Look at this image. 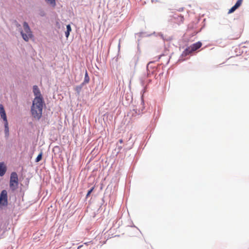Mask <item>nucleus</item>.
Wrapping results in <instances>:
<instances>
[{
	"mask_svg": "<svg viewBox=\"0 0 249 249\" xmlns=\"http://www.w3.org/2000/svg\"><path fill=\"white\" fill-rule=\"evenodd\" d=\"M46 107L43 97L34 98L31 107V113L35 119L39 120L42 116L44 107Z\"/></svg>",
	"mask_w": 249,
	"mask_h": 249,
	"instance_id": "nucleus-1",
	"label": "nucleus"
},
{
	"mask_svg": "<svg viewBox=\"0 0 249 249\" xmlns=\"http://www.w3.org/2000/svg\"><path fill=\"white\" fill-rule=\"evenodd\" d=\"M202 45L201 41H199L195 43H193L189 47H187L183 51L182 54L180 56L178 61L182 62L186 59V57L191 54L192 52L199 49Z\"/></svg>",
	"mask_w": 249,
	"mask_h": 249,
	"instance_id": "nucleus-2",
	"label": "nucleus"
},
{
	"mask_svg": "<svg viewBox=\"0 0 249 249\" xmlns=\"http://www.w3.org/2000/svg\"><path fill=\"white\" fill-rule=\"evenodd\" d=\"M23 26L25 33L22 30V28L19 29V32L23 39L25 41L28 42L30 38L34 37V35L27 22L24 21Z\"/></svg>",
	"mask_w": 249,
	"mask_h": 249,
	"instance_id": "nucleus-3",
	"label": "nucleus"
},
{
	"mask_svg": "<svg viewBox=\"0 0 249 249\" xmlns=\"http://www.w3.org/2000/svg\"><path fill=\"white\" fill-rule=\"evenodd\" d=\"M154 61H150L149 62L146 66V71L147 73L144 74L141 78H140V83L141 86L143 87L141 91V93H144L146 92V86H145V82L146 81V78L150 77L151 75H153L155 73V71L152 70L150 71L149 70L150 65L153 64Z\"/></svg>",
	"mask_w": 249,
	"mask_h": 249,
	"instance_id": "nucleus-4",
	"label": "nucleus"
},
{
	"mask_svg": "<svg viewBox=\"0 0 249 249\" xmlns=\"http://www.w3.org/2000/svg\"><path fill=\"white\" fill-rule=\"evenodd\" d=\"M8 204L7 191L4 189L0 193V209L7 206Z\"/></svg>",
	"mask_w": 249,
	"mask_h": 249,
	"instance_id": "nucleus-5",
	"label": "nucleus"
},
{
	"mask_svg": "<svg viewBox=\"0 0 249 249\" xmlns=\"http://www.w3.org/2000/svg\"><path fill=\"white\" fill-rule=\"evenodd\" d=\"M143 94L144 93H141V105H142V108H140L139 109L136 108L133 109L132 111H131L129 113L130 115H131L132 116H136L137 115H139L141 114V113H142V110L144 109V101L143 99Z\"/></svg>",
	"mask_w": 249,
	"mask_h": 249,
	"instance_id": "nucleus-6",
	"label": "nucleus"
},
{
	"mask_svg": "<svg viewBox=\"0 0 249 249\" xmlns=\"http://www.w3.org/2000/svg\"><path fill=\"white\" fill-rule=\"evenodd\" d=\"M125 98V101H123V105L127 106L132 102L133 97L132 95L130 93H127L124 96H123V98Z\"/></svg>",
	"mask_w": 249,
	"mask_h": 249,
	"instance_id": "nucleus-7",
	"label": "nucleus"
},
{
	"mask_svg": "<svg viewBox=\"0 0 249 249\" xmlns=\"http://www.w3.org/2000/svg\"><path fill=\"white\" fill-rule=\"evenodd\" d=\"M7 171V166L4 161L0 162V177L4 176Z\"/></svg>",
	"mask_w": 249,
	"mask_h": 249,
	"instance_id": "nucleus-8",
	"label": "nucleus"
},
{
	"mask_svg": "<svg viewBox=\"0 0 249 249\" xmlns=\"http://www.w3.org/2000/svg\"><path fill=\"white\" fill-rule=\"evenodd\" d=\"M33 92L34 93L35 98L43 97L39 88L37 85H34L33 86Z\"/></svg>",
	"mask_w": 249,
	"mask_h": 249,
	"instance_id": "nucleus-9",
	"label": "nucleus"
},
{
	"mask_svg": "<svg viewBox=\"0 0 249 249\" xmlns=\"http://www.w3.org/2000/svg\"><path fill=\"white\" fill-rule=\"evenodd\" d=\"M0 115L1 118L3 120L4 122L8 121L4 107L2 104H0Z\"/></svg>",
	"mask_w": 249,
	"mask_h": 249,
	"instance_id": "nucleus-10",
	"label": "nucleus"
},
{
	"mask_svg": "<svg viewBox=\"0 0 249 249\" xmlns=\"http://www.w3.org/2000/svg\"><path fill=\"white\" fill-rule=\"evenodd\" d=\"M4 137L7 139L9 137V127L8 121L4 122Z\"/></svg>",
	"mask_w": 249,
	"mask_h": 249,
	"instance_id": "nucleus-11",
	"label": "nucleus"
},
{
	"mask_svg": "<svg viewBox=\"0 0 249 249\" xmlns=\"http://www.w3.org/2000/svg\"><path fill=\"white\" fill-rule=\"evenodd\" d=\"M18 181H9L10 189L12 192H15L18 188Z\"/></svg>",
	"mask_w": 249,
	"mask_h": 249,
	"instance_id": "nucleus-12",
	"label": "nucleus"
},
{
	"mask_svg": "<svg viewBox=\"0 0 249 249\" xmlns=\"http://www.w3.org/2000/svg\"><path fill=\"white\" fill-rule=\"evenodd\" d=\"M18 181V177L17 172L14 171L12 172L10 176L9 181Z\"/></svg>",
	"mask_w": 249,
	"mask_h": 249,
	"instance_id": "nucleus-13",
	"label": "nucleus"
},
{
	"mask_svg": "<svg viewBox=\"0 0 249 249\" xmlns=\"http://www.w3.org/2000/svg\"><path fill=\"white\" fill-rule=\"evenodd\" d=\"M153 34H156V32H154L152 34H148L147 33L145 32H141L135 34V36H138L140 38L143 37H148L151 36Z\"/></svg>",
	"mask_w": 249,
	"mask_h": 249,
	"instance_id": "nucleus-14",
	"label": "nucleus"
},
{
	"mask_svg": "<svg viewBox=\"0 0 249 249\" xmlns=\"http://www.w3.org/2000/svg\"><path fill=\"white\" fill-rule=\"evenodd\" d=\"M53 151L54 153V154H59L60 153H61L60 147L58 145L55 146L53 148Z\"/></svg>",
	"mask_w": 249,
	"mask_h": 249,
	"instance_id": "nucleus-15",
	"label": "nucleus"
},
{
	"mask_svg": "<svg viewBox=\"0 0 249 249\" xmlns=\"http://www.w3.org/2000/svg\"><path fill=\"white\" fill-rule=\"evenodd\" d=\"M89 80L90 78L89 76L88 72L87 71V70H86L84 81L88 84L89 82Z\"/></svg>",
	"mask_w": 249,
	"mask_h": 249,
	"instance_id": "nucleus-16",
	"label": "nucleus"
},
{
	"mask_svg": "<svg viewBox=\"0 0 249 249\" xmlns=\"http://www.w3.org/2000/svg\"><path fill=\"white\" fill-rule=\"evenodd\" d=\"M42 156H43V153H42V151H41L39 153V154L37 155L36 158L35 162H38L42 160Z\"/></svg>",
	"mask_w": 249,
	"mask_h": 249,
	"instance_id": "nucleus-17",
	"label": "nucleus"
},
{
	"mask_svg": "<svg viewBox=\"0 0 249 249\" xmlns=\"http://www.w3.org/2000/svg\"><path fill=\"white\" fill-rule=\"evenodd\" d=\"M45 1L51 5L53 7L56 6V1L55 0H45Z\"/></svg>",
	"mask_w": 249,
	"mask_h": 249,
	"instance_id": "nucleus-18",
	"label": "nucleus"
},
{
	"mask_svg": "<svg viewBox=\"0 0 249 249\" xmlns=\"http://www.w3.org/2000/svg\"><path fill=\"white\" fill-rule=\"evenodd\" d=\"M38 14L41 17H45L46 16V13L42 9H39Z\"/></svg>",
	"mask_w": 249,
	"mask_h": 249,
	"instance_id": "nucleus-19",
	"label": "nucleus"
},
{
	"mask_svg": "<svg viewBox=\"0 0 249 249\" xmlns=\"http://www.w3.org/2000/svg\"><path fill=\"white\" fill-rule=\"evenodd\" d=\"M122 149V146L120 145L118 143H117L116 147L115 149V151H117L116 154H118L119 153H121V150Z\"/></svg>",
	"mask_w": 249,
	"mask_h": 249,
	"instance_id": "nucleus-20",
	"label": "nucleus"
},
{
	"mask_svg": "<svg viewBox=\"0 0 249 249\" xmlns=\"http://www.w3.org/2000/svg\"><path fill=\"white\" fill-rule=\"evenodd\" d=\"M94 188L95 186H93L91 187L89 190H88L86 196V198H88L90 196L91 194L93 191Z\"/></svg>",
	"mask_w": 249,
	"mask_h": 249,
	"instance_id": "nucleus-21",
	"label": "nucleus"
},
{
	"mask_svg": "<svg viewBox=\"0 0 249 249\" xmlns=\"http://www.w3.org/2000/svg\"><path fill=\"white\" fill-rule=\"evenodd\" d=\"M159 36L161 37V38H162L163 40H171V38H170V37H169L168 38H165L164 37L163 35L161 33H158L157 34V36Z\"/></svg>",
	"mask_w": 249,
	"mask_h": 249,
	"instance_id": "nucleus-22",
	"label": "nucleus"
},
{
	"mask_svg": "<svg viewBox=\"0 0 249 249\" xmlns=\"http://www.w3.org/2000/svg\"><path fill=\"white\" fill-rule=\"evenodd\" d=\"M82 89L80 87H79L78 85L76 86L74 88V90L76 91L77 95H79L80 94Z\"/></svg>",
	"mask_w": 249,
	"mask_h": 249,
	"instance_id": "nucleus-23",
	"label": "nucleus"
},
{
	"mask_svg": "<svg viewBox=\"0 0 249 249\" xmlns=\"http://www.w3.org/2000/svg\"><path fill=\"white\" fill-rule=\"evenodd\" d=\"M238 8L234 5L233 6H232L229 10V11H228V14H231V13H233L236 9H237Z\"/></svg>",
	"mask_w": 249,
	"mask_h": 249,
	"instance_id": "nucleus-24",
	"label": "nucleus"
},
{
	"mask_svg": "<svg viewBox=\"0 0 249 249\" xmlns=\"http://www.w3.org/2000/svg\"><path fill=\"white\" fill-rule=\"evenodd\" d=\"M243 2V0H237L236 3L234 4V5L238 8L241 5Z\"/></svg>",
	"mask_w": 249,
	"mask_h": 249,
	"instance_id": "nucleus-25",
	"label": "nucleus"
},
{
	"mask_svg": "<svg viewBox=\"0 0 249 249\" xmlns=\"http://www.w3.org/2000/svg\"><path fill=\"white\" fill-rule=\"evenodd\" d=\"M147 78H146V81L145 82V86H146V89L147 88V86L148 85V84H150L152 82V80L151 79H148Z\"/></svg>",
	"mask_w": 249,
	"mask_h": 249,
	"instance_id": "nucleus-26",
	"label": "nucleus"
},
{
	"mask_svg": "<svg viewBox=\"0 0 249 249\" xmlns=\"http://www.w3.org/2000/svg\"><path fill=\"white\" fill-rule=\"evenodd\" d=\"M66 31H68V32H70L71 31V26L70 24L66 25Z\"/></svg>",
	"mask_w": 249,
	"mask_h": 249,
	"instance_id": "nucleus-27",
	"label": "nucleus"
},
{
	"mask_svg": "<svg viewBox=\"0 0 249 249\" xmlns=\"http://www.w3.org/2000/svg\"><path fill=\"white\" fill-rule=\"evenodd\" d=\"M15 25L17 28H18L19 29L21 28V25L16 20H15Z\"/></svg>",
	"mask_w": 249,
	"mask_h": 249,
	"instance_id": "nucleus-28",
	"label": "nucleus"
},
{
	"mask_svg": "<svg viewBox=\"0 0 249 249\" xmlns=\"http://www.w3.org/2000/svg\"><path fill=\"white\" fill-rule=\"evenodd\" d=\"M70 32H68V31H66L65 32V36L67 38H68L69 37V36H70Z\"/></svg>",
	"mask_w": 249,
	"mask_h": 249,
	"instance_id": "nucleus-29",
	"label": "nucleus"
},
{
	"mask_svg": "<svg viewBox=\"0 0 249 249\" xmlns=\"http://www.w3.org/2000/svg\"><path fill=\"white\" fill-rule=\"evenodd\" d=\"M86 84H87V83H85L84 81L82 83H81L79 85H78L79 87H80L82 89V88L84 86V85H85Z\"/></svg>",
	"mask_w": 249,
	"mask_h": 249,
	"instance_id": "nucleus-30",
	"label": "nucleus"
},
{
	"mask_svg": "<svg viewBox=\"0 0 249 249\" xmlns=\"http://www.w3.org/2000/svg\"><path fill=\"white\" fill-rule=\"evenodd\" d=\"M134 61L135 62V63L137 62V61L138 60V56H135L134 58ZM135 64H136V63H135Z\"/></svg>",
	"mask_w": 249,
	"mask_h": 249,
	"instance_id": "nucleus-31",
	"label": "nucleus"
},
{
	"mask_svg": "<svg viewBox=\"0 0 249 249\" xmlns=\"http://www.w3.org/2000/svg\"><path fill=\"white\" fill-rule=\"evenodd\" d=\"M123 142V139H120L117 143H118L119 144H122Z\"/></svg>",
	"mask_w": 249,
	"mask_h": 249,
	"instance_id": "nucleus-32",
	"label": "nucleus"
},
{
	"mask_svg": "<svg viewBox=\"0 0 249 249\" xmlns=\"http://www.w3.org/2000/svg\"><path fill=\"white\" fill-rule=\"evenodd\" d=\"M162 55H163V54H161V55H159V57H158V59H157V61L159 60H160V59L161 58V57Z\"/></svg>",
	"mask_w": 249,
	"mask_h": 249,
	"instance_id": "nucleus-33",
	"label": "nucleus"
},
{
	"mask_svg": "<svg viewBox=\"0 0 249 249\" xmlns=\"http://www.w3.org/2000/svg\"><path fill=\"white\" fill-rule=\"evenodd\" d=\"M151 64L150 65V67H149V69H153L155 67H153L152 65H151Z\"/></svg>",
	"mask_w": 249,
	"mask_h": 249,
	"instance_id": "nucleus-34",
	"label": "nucleus"
},
{
	"mask_svg": "<svg viewBox=\"0 0 249 249\" xmlns=\"http://www.w3.org/2000/svg\"><path fill=\"white\" fill-rule=\"evenodd\" d=\"M242 53H243L244 52V51L243 50H242L241 51ZM245 53H247V51H245Z\"/></svg>",
	"mask_w": 249,
	"mask_h": 249,
	"instance_id": "nucleus-35",
	"label": "nucleus"
},
{
	"mask_svg": "<svg viewBox=\"0 0 249 249\" xmlns=\"http://www.w3.org/2000/svg\"><path fill=\"white\" fill-rule=\"evenodd\" d=\"M102 201L103 203H104L105 202V201H104V197H103L102 198Z\"/></svg>",
	"mask_w": 249,
	"mask_h": 249,
	"instance_id": "nucleus-36",
	"label": "nucleus"
},
{
	"mask_svg": "<svg viewBox=\"0 0 249 249\" xmlns=\"http://www.w3.org/2000/svg\"><path fill=\"white\" fill-rule=\"evenodd\" d=\"M131 227H136H136L134 224H133L132 226H131Z\"/></svg>",
	"mask_w": 249,
	"mask_h": 249,
	"instance_id": "nucleus-37",
	"label": "nucleus"
},
{
	"mask_svg": "<svg viewBox=\"0 0 249 249\" xmlns=\"http://www.w3.org/2000/svg\"><path fill=\"white\" fill-rule=\"evenodd\" d=\"M242 48H246V47L245 46H243L242 48H240V50H241Z\"/></svg>",
	"mask_w": 249,
	"mask_h": 249,
	"instance_id": "nucleus-38",
	"label": "nucleus"
},
{
	"mask_svg": "<svg viewBox=\"0 0 249 249\" xmlns=\"http://www.w3.org/2000/svg\"><path fill=\"white\" fill-rule=\"evenodd\" d=\"M183 10V8H181V9H180L179 11H181Z\"/></svg>",
	"mask_w": 249,
	"mask_h": 249,
	"instance_id": "nucleus-39",
	"label": "nucleus"
},
{
	"mask_svg": "<svg viewBox=\"0 0 249 249\" xmlns=\"http://www.w3.org/2000/svg\"><path fill=\"white\" fill-rule=\"evenodd\" d=\"M183 10V8H181V9H180L179 11H181Z\"/></svg>",
	"mask_w": 249,
	"mask_h": 249,
	"instance_id": "nucleus-40",
	"label": "nucleus"
},
{
	"mask_svg": "<svg viewBox=\"0 0 249 249\" xmlns=\"http://www.w3.org/2000/svg\"><path fill=\"white\" fill-rule=\"evenodd\" d=\"M140 39H138V42H139V41H140Z\"/></svg>",
	"mask_w": 249,
	"mask_h": 249,
	"instance_id": "nucleus-41",
	"label": "nucleus"
}]
</instances>
